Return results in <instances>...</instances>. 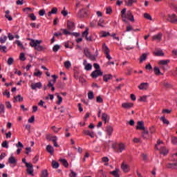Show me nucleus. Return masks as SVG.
Wrapping results in <instances>:
<instances>
[{
    "instance_id": "1",
    "label": "nucleus",
    "mask_w": 177,
    "mask_h": 177,
    "mask_svg": "<svg viewBox=\"0 0 177 177\" xmlns=\"http://www.w3.org/2000/svg\"><path fill=\"white\" fill-rule=\"evenodd\" d=\"M30 42V45L32 48H34L36 50L41 52L44 50V46L39 45L42 43V40H34L32 39H29Z\"/></svg>"
},
{
    "instance_id": "2",
    "label": "nucleus",
    "mask_w": 177,
    "mask_h": 177,
    "mask_svg": "<svg viewBox=\"0 0 177 177\" xmlns=\"http://www.w3.org/2000/svg\"><path fill=\"white\" fill-rule=\"evenodd\" d=\"M155 149L159 150L160 154H163V156H167L168 154V149L164 147V143L160 140H158L157 145H155Z\"/></svg>"
},
{
    "instance_id": "3",
    "label": "nucleus",
    "mask_w": 177,
    "mask_h": 177,
    "mask_svg": "<svg viewBox=\"0 0 177 177\" xmlns=\"http://www.w3.org/2000/svg\"><path fill=\"white\" fill-rule=\"evenodd\" d=\"M112 149L116 153H122V151H124V150H125V145L122 143H120L118 145L115 144H113L112 145Z\"/></svg>"
},
{
    "instance_id": "4",
    "label": "nucleus",
    "mask_w": 177,
    "mask_h": 177,
    "mask_svg": "<svg viewBox=\"0 0 177 177\" xmlns=\"http://www.w3.org/2000/svg\"><path fill=\"white\" fill-rule=\"evenodd\" d=\"M47 140H50V142H53L55 147H59V144H57V137L55 136H52L50 134L46 135Z\"/></svg>"
},
{
    "instance_id": "5",
    "label": "nucleus",
    "mask_w": 177,
    "mask_h": 177,
    "mask_svg": "<svg viewBox=\"0 0 177 177\" xmlns=\"http://www.w3.org/2000/svg\"><path fill=\"white\" fill-rule=\"evenodd\" d=\"M167 21H169V23H171L172 24H177V17L175 14H169L167 15Z\"/></svg>"
},
{
    "instance_id": "6",
    "label": "nucleus",
    "mask_w": 177,
    "mask_h": 177,
    "mask_svg": "<svg viewBox=\"0 0 177 177\" xmlns=\"http://www.w3.org/2000/svg\"><path fill=\"white\" fill-rule=\"evenodd\" d=\"M26 172L28 175L34 176V166L31 163H26Z\"/></svg>"
},
{
    "instance_id": "7",
    "label": "nucleus",
    "mask_w": 177,
    "mask_h": 177,
    "mask_svg": "<svg viewBox=\"0 0 177 177\" xmlns=\"http://www.w3.org/2000/svg\"><path fill=\"white\" fill-rule=\"evenodd\" d=\"M100 75H103V72L100 70H95L91 73L92 78H97V77H100Z\"/></svg>"
},
{
    "instance_id": "8",
    "label": "nucleus",
    "mask_w": 177,
    "mask_h": 177,
    "mask_svg": "<svg viewBox=\"0 0 177 177\" xmlns=\"http://www.w3.org/2000/svg\"><path fill=\"white\" fill-rule=\"evenodd\" d=\"M30 88L33 91H37V89H41V88H42V83H41V82L32 83Z\"/></svg>"
},
{
    "instance_id": "9",
    "label": "nucleus",
    "mask_w": 177,
    "mask_h": 177,
    "mask_svg": "<svg viewBox=\"0 0 177 177\" xmlns=\"http://www.w3.org/2000/svg\"><path fill=\"white\" fill-rule=\"evenodd\" d=\"M138 88L140 89V91H147V89H149V83H147V82L141 83L138 86Z\"/></svg>"
},
{
    "instance_id": "10",
    "label": "nucleus",
    "mask_w": 177,
    "mask_h": 177,
    "mask_svg": "<svg viewBox=\"0 0 177 177\" xmlns=\"http://www.w3.org/2000/svg\"><path fill=\"white\" fill-rule=\"evenodd\" d=\"M15 146L18 148L17 149V154H20L23 147H24V145H23V143H21V142H18V143L15 144Z\"/></svg>"
},
{
    "instance_id": "11",
    "label": "nucleus",
    "mask_w": 177,
    "mask_h": 177,
    "mask_svg": "<svg viewBox=\"0 0 177 177\" xmlns=\"http://www.w3.org/2000/svg\"><path fill=\"white\" fill-rule=\"evenodd\" d=\"M86 15V11H85V10L82 8L78 12L77 17H80V19H84Z\"/></svg>"
},
{
    "instance_id": "12",
    "label": "nucleus",
    "mask_w": 177,
    "mask_h": 177,
    "mask_svg": "<svg viewBox=\"0 0 177 177\" xmlns=\"http://www.w3.org/2000/svg\"><path fill=\"white\" fill-rule=\"evenodd\" d=\"M136 129H140V131H144L145 122H143V121L138 122Z\"/></svg>"
},
{
    "instance_id": "13",
    "label": "nucleus",
    "mask_w": 177,
    "mask_h": 177,
    "mask_svg": "<svg viewBox=\"0 0 177 177\" xmlns=\"http://www.w3.org/2000/svg\"><path fill=\"white\" fill-rule=\"evenodd\" d=\"M166 167L171 169H177V162L167 163Z\"/></svg>"
},
{
    "instance_id": "14",
    "label": "nucleus",
    "mask_w": 177,
    "mask_h": 177,
    "mask_svg": "<svg viewBox=\"0 0 177 177\" xmlns=\"http://www.w3.org/2000/svg\"><path fill=\"white\" fill-rule=\"evenodd\" d=\"M161 38H162V33L159 32L158 35H155L153 36V41H161Z\"/></svg>"
},
{
    "instance_id": "15",
    "label": "nucleus",
    "mask_w": 177,
    "mask_h": 177,
    "mask_svg": "<svg viewBox=\"0 0 177 177\" xmlns=\"http://www.w3.org/2000/svg\"><path fill=\"white\" fill-rule=\"evenodd\" d=\"M121 168H122V171H124V172L129 171V165H128L125 162L122 163Z\"/></svg>"
},
{
    "instance_id": "16",
    "label": "nucleus",
    "mask_w": 177,
    "mask_h": 177,
    "mask_svg": "<svg viewBox=\"0 0 177 177\" xmlns=\"http://www.w3.org/2000/svg\"><path fill=\"white\" fill-rule=\"evenodd\" d=\"M122 107H123V109H132V107H133V104L129 102L123 103L122 104Z\"/></svg>"
},
{
    "instance_id": "17",
    "label": "nucleus",
    "mask_w": 177,
    "mask_h": 177,
    "mask_svg": "<svg viewBox=\"0 0 177 177\" xmlns=\"http://www.w3.org/2000/svg\"><path fill=\"white\" fill-rule=\"evenodd\" d=\"M106 132L107 133V135H109V136H111L112 133H113V127L111 126H107L105 129Z\"/></svg>"
},
{
    "instance_id": "18",
    "label": "nucleus",
    "mask_w": 177,
    "mask_h": 177,
    "mask_svg": "<svg viewBox=\"0 0 177 177\" xmlns=\"http://www.w3.org/2000/svg\"><path fill=\"white\" fill-rule=\"evenodd\" d=\"M8 163L9 164H12L13 165H17V160H16V158H15L13 156H10L8 158Z\"/></svg>"
},
{
    "instance_id": "19",
    "label": "nucleus",
    "mask_w": 177,
    "mask_h": 177,
    "mask_svg": "<svg viewBox=\"0 0 177 177\" xmlns=\"http://www.w3.org/2000/svg\"><path fill=\"white\" fill-rule=\"evenodd\" d=\"M67 28L69 31H73V30H74V23L68 21Z\"/></svg>"
},
{
    "instance_id": "20",
    "label": "nucleus",
    "mask_w": 177,
    "mask_h": 177,
    "mask_svg": "<svg viewBox=\"0 0 177 177\" xmlns=\"http://www.w3.org/2000/svg\"><path fill=\"white\" fill-rule=\"evenodd\" d=\"M127 19L130 20V21H135V19L133 18V15H132V12L127 11Z\"/></svg>"
},
{
    "instance_id": "21",
    "label": "nucleus",
    "mask_w": 177,
    "mask_h": 177,
    "mask_svg": "<svg viewBox=\"0 0 177 177\" xmlns=\"http://www.w3.org/2000/svg\"><path fill=\"white\" fill-rule=\"evenodd\" d=\"M102 48H103L104 55H107L108 53H110V49H109V47H107L106 44H103Z\"/></svg>"
},
{
    "instance_id": "22",
    "label": "nucleus",
    "mask_w": 177,
    "mask_h": 177,
    "mask_svg": "<svg viewBox=\"0 0 177 177\" xmlns=\"http://www.w3.org/2000/svg\"><path fill=\"white\" fill-rule=\"evenodd\" d=\"M102 121H104L105 124L110 120V117L106 113H102Z\"/></svg>"
},
{
    "instance_id": "23",
    "label": "nucleus",
    "mask_w": 177,
    "mask_h": 177,
    "mask_svg": "<svg viewBox=\"0 0 177 177\" xmlns=\"http://www.w3.org/2000/svg\"><path fill=\"white\" fill-rule=\"evenodd\" d=\"M35 72H34V73H33V75L35 77H41V75H42V72H41V71H39V69L35 68Z\"/></svg>"
},
{
    "instance_id": "24",
    "label": "nucleus",
    "mask_w": 177,
    "mask_h": 177,
    "mask_svg": "<svg viewBox=\"0 0 177 177\" xmlns=\"http://www.w3.org/2000/svg\"><path fill=\"white\" fill-rule=\"evenodd\" d=\"M46 150L48 153H50V154H53L55 151V150L53 149V147H52L51 145H47Z\"/></svg>"
},
{
    "instance_id": "25",
    "label": "nucleus",
    "mask_w": 177,
    "mask_h": 177,
    "mask_svg": "<svg viewBox=\"0 0 177 177\" xmlns=\"http://www.w3.org/2000/svg\"><path fill=\"white\" fill-rule=\"evenodd\" d=\"M14 103H15V102H23V97H21V95L14 97Z\"/></svg>"
},
{
    "instance_id": "26",
    "label": "nucleus",
    "mask_w": 177,
    "mask_h": 177,
    "mask_svg": "<svg viewBox=\"0 0 177 177\" xmlns=\"http://www.w3.org/2000/svg\"><path fill=\"white\" fill-rule=\"evenodd\" d=\"M125 3H127V6H132L133 3H136V0H125Z\"/></svg>"
},
{
    "instance_id": "27",
    "label": "nucleus",
    "mask_w": 177,
    "mask_h": 177,
    "mask_svg": "<svg viewBox=\"0 0 177 177\" xmlns=\"http://www.w3.org/2000/svg\"><path fill=\"white\" fill-rule=\"evenodd\" d=\"M113 78V76L111 75H105L103 76V80L104 82H107L109 80H111Z\"/></svg>"
},
{
    "instance_id": "28",
    "label": "nucleus",
    "mask_w": 177,
    "mask_h": 177,
    "mask_svg": "<svg viewBox=\"0 0 177 177\" xmlns=\"http://www.w3.org/2000/svg\"><path fill=\"white\" fill-rule=\"evenodd\" d=\"M9 13H10V11L6 10L5 17H6V19H8L9 21H12L13 20V18H12V17L9 15Z\"/></svg>"
},
{
    "instance_id": "29",
    "label": "nucleus",
    "mask_w": 177,
    "mask_h": 177,
    "mask_svg": "<svg viewBox=\"0 0 177 177\" xmlns=\"http://www.w3.org/2000/svg\"><path fill=\"white\" fill-rule=\"evenodd\" d=\"M60 162H62V165L65 167V168H67L68 167V162H67V160L66 159H59Z\"/></svg>"
},
{
    "instance_id": "30",
    "label": "nucleus",
    "mask_w": 177,
    "mask_h": 177,
    "mask_svg": "<svg viewBox=\"0 0 177 177\" xmlns=\"http://www.w3.org/2000/svg\"><path fill=\"white\" fill-rule=\"evenodd\" d=\"M61 31H62L64 35H71V30H69L68 29H61Z\"/></svg>"
},
{
    "instance_id": "31",
    "label": "nucleus",
    "mask_w": 177,
    "mask_h": 177,
    "mask_svg": "<svg viewBox=\"0 0 177 177\" xmlns=\"http://www.w3.org/2000/svg\"><path fill=\"white\" fill-rule=\"evenodd\" d=\"M147 59V54L144 53L140 57V63H142V62H145Z\"/></svg>"
},
{
    "instance_id": "32",
    "label": "nucleus",
    "mask_w": 177,
    "mask_h": 177,
    "mask_svg": "<svg viewBox=\"0 0 177 177\" xmlns=\"http://www.w3.org/2000/svg\"><path fill=\"white\" fill-rule=\"evenodd\" d=\"M154 55L156 56H164V53H162V50H156L155 52H154Z\"/></svg>"
},
{
    "instance_id": "33",
    "label": "nucleus",
    "mask_w": 177,
    "mask_h": 177,
    "mask_svg": "<svg viewBox=\"0 0 177 177\" xmlns=\"http://www.w3.org/2000/svg\"><path fill=\"white\" fill-rule=\"evenodd\" d=\"M142 138H144V139H149V131H146V129L143 130Z\"/></svg>"
},
{
    "instance_id": "34",
    "label": "nucleus",
    "mask_w": 177,
    "mask_h": 177,
    "mask_svg": "<svg viewBox=\"0 0 177 177\" xmlns=\"http://www.w3.org/2000/svg\"><path fill=\"white\" fill-rule=\"evenodd\" d=\"M6 39H8V37H6V35H1L0 37L1 44H5V42H6Z\"/></svg>"
},
{
    "instance_id": "35",
    "label": "nucleus",
    "mask_w": 177,
    "mask_h": 177,
    "mask_svg": "<svg viewBox=\"0 0 177 177\" xmlns=\"http://www.w3.org/2000/svg\"><path fill=\"white\" fill-rule=\"evenodd\" d=\"M84 55L86 57H91V56L88 48H84Z\"/></svg>"
},
{
    "instance_id": "36",
    "label": "nucleus",
    "mask_w": 177,
    "mask_h": 177,
    "mask_svg": "<svg viewBox=\"0 0 177 177\" xmlns=\"http://www.w3.org/2000/svg\"><path fill=\"white\" fill-rule=\"evenodd\" d=\"M52 167L53 168L57 169V168H59V162L55 161V160H53L52 161Z\"/></svg>"
},
{
    "instance_id": "37",
    "label": "nucleus",
    "mask_w": 177,
    "mask_h": 177,
    "mask_svg": "<svg viewBox=\"0 0 177 177\" xmlns=\"http://www.w3.org/2000/svg\"><path fill=\"white\" fill-rule=\"evenodd\" d=\"M153 71H154L156 75H160V74H161V71H160V68H158V67H157V66L153 68Z\"/></svg>"
},
{
    "instance_id": "38",
    "label": "nucleus",
    "mask_w": 177,
    "mask_h": 177,
    "mask_svg": "<svg viewBox=\"0 0 177 177\" xmlns=\"http://www.w3.org/2000/svg\"><path fill=\"white\" fill-rule=\"evenodd\" d=\"M160 121L163 122V124H166L167 125H169V121L165 118V117H161Z\"/></svg>"
},
{
    "instance_id": "39",
    "label": "nucleus",
    "mask_w": 177,
    "mask_h": 177,
    "mask_svg": "<svg viewBox=\"0 0 177 177\" xmlns=\"http://www.w3.org/2000/svg\"><path fill=\"white\" fill-rule=\"evenodd\" d=\"M110 174L114 177H120V174H118V170L111 171Z\"/></svg>"
},
{
    "instance_id": "40",
    "label": "nucleus",
    "mask_w": 177,
    "mask_h": 177,
    "mask_svg": "<svg viewBox=\"0 0 177 177\" xmlns=\"http://www.w3.org/2000/svg\"><path fill=\"white\" fill-rule=\"evenodd\" d=\"M168 63H169V59H167V60L163 59V60L159 61V64H162L163 66L168 64Z\"/></svg>"
},
{
    "instance_id": "41",
    "label": "nucleus",
    "mask_w": 177,
    "mask_h": 177,
    "mask_svg": "<svg viewBox=\"0 0 177 177\" xmlns=\"http://www.w3.org/2000/svg\"><path fill=\"white\" fill-rule=\"evenodd\" d=\"M93 97H95V95H93V91H89L88 93V98L90 100H92V99H93Z\"/></svg>"
},
{
    "instance_id": "42",
    "label": "nucleus",
    "mask_w": 177,
    "mask_h": 177,
    "mask_svg": "<svg viewBox=\"0 0 177 177\" xmlns=\"http://www.w3.org/2000/svg\"><path fill=\"white\" fill-rule=\"evenodd\" d=\"M127 19V14H123L122 15V20L124 21V23H128Z\"/></svg>"
},
{
    "instance_id": "43",
    "label": "nucleus",
    "mask_w": 177,
    "mask_h": 177,
    "mask_svg": "<svg viewBox=\"0 0 177 177\" xmlns=\"http://www.w3.org/2000/svg\"><path fill=\"white\" fill-rule=\"evenodd\" d=\"M29 17L32 21H35V20H37V17L35 16V15H34V13L30 14Z\"/></svg>"
},
{
    "instance_id": "44",
    "label": "nucleus",
    "mask_w": 177,
    "mask_h": 177,
    "mask_svg": "<svg viewBox=\"0 0 177 177\" xmlns=\"http://www.w3.org/2000/svg\"><path fill=\"white\" fill-rule=\"evenodd\" d=\"M88 31H89V29L88 28H86V30L82 32V37H85V38H86L89 34Z\"/></svg>"
},
{
    "instance_id": "45",
    "label": "nucleus",
    "mask_w": 177,
    "mask_h": 177,
    "mask_svg": "<svg viewBox=\"0 0 177 177\" xmlns=\"http://www.w3.org/2000/svg\"><path fill=\"white\" fill-rule=\"evenodd\" d=\"M103 23H104V20H103L102 19H100L99 21H98V23H97V26H99L100 27H104V25H103Z\"/></svg>"
},
{
    "instance_id": "46",
    "label": "nucleus",
    "mask_w": 177,
    "mask_h": 177,
    "mask_svg": "<svg viewBox=\"0 0 177 177\" xmlns=\"http://www.w3.org/2000/svg\"><path fill=\"white\" fill-rule=\"evenodd\" d=\"M64 66L66 68H70V67H71V62H70V61H66L64 62Z\"/></svg>"
},
{
    "instance_id": "47",
    "label": "nucleus",
    "mask_w": 177,
    "mask_h": 177,
    "mask_svg": "<svg viewBox=\"0 0 177 177\" xmlns=\"http://www.w3.org/2000/svg\"><path fill=\"white\" fill-rule=\"evenodd\" d=\"M109 35H110V32H104V31H102L101 32V37H102V38H104L106 37H109Z\"/></svg>"
},
{
    "instance_id": "48",
    "label": "nucleus",
    "mask_w": 177,
    "mask_h": 177,
    "mask_svg": "<svg viewBox=\"0 0 177 177\" xmlns=\"http://www.w3.org/2000/svg\"><path fill=\"white\" fill-rule=\"evenodd\" d=\"M84 68L86 71H89L90 70H92V65L91 64H87L86 65H85Z\"/></svg>"
},
{
    "instance_id": "49",
    "label": "nucleus",
    "mask_w": 177,
    "mask_h": 177,
    "mask_svg": "<svg viewBox=\"0 0 177 177\" xmlns=\"http://www.w3.org/2000/svg\"><path fill=\"white\" fill-rule=\"evenodd\" d=\"M59 49H60V46H59V44H56L53 47V52H57Z\"/></svg>"
},
{
    "instance_id": "50",
    "label": "nucleus",
    "mask_w": 177,
    "mask_h": 177,
    "mask_svg": "<svg viewBox=\"0 0 177 177\" xmlns=\"http://www.w3.org/2000/svg\"><path fill=\"white\" fill-rule=\"evenodd\" d=\"M34 121H35V116H34V115L31 116V117L28 120V122H29L30 124H32V122H34Z\"/></svg>"
},
{
    "instance_id": "51",
    "label": "nucleus",
    "mask_w": 177,
    "mask_h": 177,
    "mask_svg": "<svg viewBox=\"0 0 177 177\" xmlns=\"http://www.w3.org/2000/svg\"><path fill=\"white\" fill-rule=\"evenodd\" d=\"M144 17L145 19H147V20H153V19L151 18V16L150 15H149L148 13H145Z\"/></svg>"
},
{
    "instance_id": "52",
    "label": "nucleus",
    "mask_w": 177,
    "mask_h": 177,
    "mask_svg": "<svg viewBox=\"0 0 177 177\" xmlns=\"http://www.w3.org/2000/svg\"><path fill=\"white\" fill-rule=\"evenodd\" d=\"M13 62H14L13 58H12V57L8 58V62H7L8 65L12 66V64H13Z\"/></svg>"
},
{
    "instance_id": "53",
    "label": "nucleus",
    "mask_w": 177,
    "mask_h": 177,
    "mask_svg": "<svg viewBox=\"0 0 177 177\" xmlns=\"http://www.w3.org/2000/svg\"><path fill=\"white\" fill-rule=\"evenodd\" d=\"M3 95L4 96H7L8 98L10 97V92L8 91V90H5V91L3 93Z\"/></svg>"
},
{
    "instance_id": "54",
    "label": "nucleus",
    "mask_w": 177,
    "mask_h": 177,
    "mask_svg": "<svg viewBox=\"0 0 177 177\" xmlns=\"http://www.w3.org/2000/svg\"><path fill=\"white\" fill-rule=\"evenodd\" d=\"M57 99H58V101L57 102V104H61L62 102H63V98L62 97V96L60 95H57Z\"/></svg>"
},
{
    "instance_id": "55",
    "label": "nucleus",
    "mask_w": 177,
    "mask_h": 177,
    "mask_svg": "<svg viewBox=\"0 0 177 177\" xmlns=\"http://www.w3.org/2000/svg\"><path fill=\"white\" fill-rule=\"evenodd\" d=\"M19 59L21 60L22 62H24L26 60V56L23 53H21L19 55Z\"/></svg>"
},
{
    "instance_id": "56",
    "label": "nucleus",
    "mask_w": 177,
    "mask_h": 177,
    "mask_svg": "<svg viewBox=\"0 0 177 177\" xmlns=\"http://www.w3.org/2000/svg\"><path fill=\"white\" fill-rule=\"evenodd\" d=\"M48 171L44 170L41 171V177H48Z\"/></svg>"
},
{
    "instance_id": "57",
    "label": "nucleus",
    "mask_w": 177,
    "mask_h": 177,
    "mask_svg": "<svg viewBox=\"0 0 177 177\" xmlns=\"http://www.w3.org/2000/svg\"><path fill=\"white\" fill-rule=\"evenodd\" d=\"M140 102H146L147 100V95H144L140 97Z\"/></svg>"
},
{
    "instance_id": "58",
    "label": "nucleus",
    "mask_w": 177,
    "mask_h": 177,
    "mask_svg": "<svg viewBox=\"0 0 177 177\" xmlns=\"http://www.w3.org/2000/svg\"><path fill=\"white\" fill-rule=\"evenodd\" d=\"M6 46L0 45V50H2L3 52H4V53H6Z\"/></svg>"
},
{
    "instance_id": "59",
    "label": "nucleus",
    "mask_w": 177,
    "mask_h": 177,
    "mask_svg": "<svg viewBox=\"0 0 177 177\" xmlns=\"http://www.w3.org/2000/svg\"><path fill=\"white\" fill-rule=\"evenodd\" d=\"M2 147H5L6 149H8L9 146L8 145V141H4L1 144Z\"/></svg>"
},
{
    "instance_id": "60",
    "label": "nucleus",
    "mask_w": 177,
    "mask_h": 177,
    "mask_svg": "<svg viewBox=\"0 0 177 177\" xmlns=\"http://www.w3.org/2000/svg\"><path fill=\"white\" fill-rule=\"evenodd\" d=\"M106 15H111V12H113V10H111V7L106 8Z\"/></svg>"
},
{
    "instance_id": "61",
    "label": "nucleus",
    "mask_w": 177,
    "mask_h": 177,
    "mask_svg": "<svg viewBox=\"0 0 177 177\" xmlns=\"http://www.w3.org/2000/svg\"><path fill=\"white\" fill-rule=\"evenodd\" d=\"M50 12H51L52 15H56L57 13V8H53Z\"/></svg>"
},
{
    "instance_id": "62",
    "label": "nucleus",
    "mask_w": 177,
    "mask_h": 177,
    "mask_svg": "<svg viewBox=\"0 0 177 177\" xmlns=\"http://www.w3.org/2000/svg\"><path fill=\"white\" fill-rule=\"evenodd\" d=\"M171 143L174 145H177V138L176 137H173L171 138Z\"/></svg>"
},
{
    "instance_id": "63",
    "label": "nucleus",
    "mask_w": 177,
    "mask_h": 177,
    "mask_svg": "<svg viewBox=\"0 0 177 177\" xmlns=\"http://www.w3.org/2000/svg\"><path fill=\"white\" fill-rule=\"evenodd\" d=\"M15 43L17 44V45H18V46H20L21 48H23V44H21V41L19 40H16Z\"/></svg>"
},
{
    "instance_id": "64",
    "label": "nucleus",
    "mask_w": 177,
    "mask_h": 177,
    "mask_svg": "<svg viewBox=\"0 0 177 177\" xmlns=\"http://www.w3.org/2000/svg\"><path fill=\"white\" fill-rule=\"evenodd\" d=\"M39 16H44L45 15V10H40L39 11Z\"/></svg>"
}]
</instances>
